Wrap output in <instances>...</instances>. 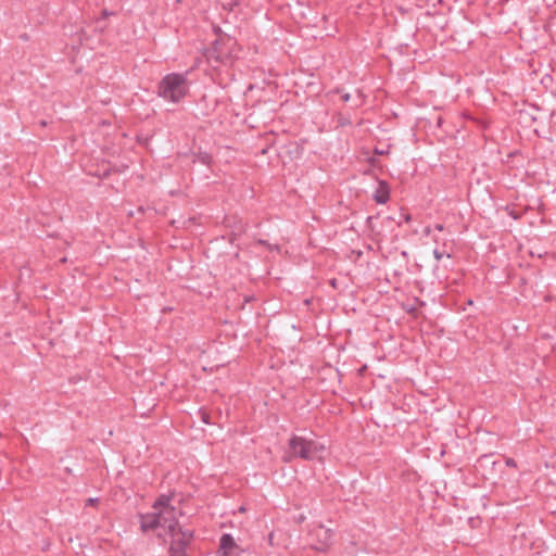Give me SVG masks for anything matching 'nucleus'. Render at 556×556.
Segmentation results:
<instances>
[{
  "label": "nucleus",
  "mask_w": 556,
  "mask_h": 556,
  "mask_svg": "<svg viewBox=\"0 0 556 556\" xmlns=\"http://www.w3.org/2000/svg\"><path fill=\"white\" fill-rule=\"evenodd\" d=\"M167 530L172 538L168 547L169 556H188L187 548L194 538V531L182 528L176 518H172L170 522L167 525Z\"/></svg>",
  "instance_id": "1"
},
{
  "label": "nucleus",
  "mask_w": 556,
  "mask_h": 556,
  "mask_svg": "<svg viewBox=\"0 0 556 556\" xmlns=\"http://www.w3.org/2000/svg\"><path fill=\"white\" fill-rule=\"evenodd\" d=\"M187 92V79L182 74H168L159 83L157 94L173 102H179Z\"/></svg>",
  "instance_id": "2"
},
{
  "label": "nucleus",
  "mask_w": 556,
  "mask_h": 556,
  "mask_svg": "<svg viewBox=\"0 0 556 556\" xmlns=\"http://www.w3.org/2000/svg\"><path fill=\"white\" fill-rule=\"evenodd\" d=\"M324 450L323 445H319L313 440H307L303 437L292 435L289 440V451L291 453L290 460L293 457H300L302 459H313L314 456Z\"/></svg>",
  "instance_id": "3"
},
{
  "label": "nucleus",
  "mask_w": 556,
  "mask_h": 556,
  "mask_svg": "<svg viewBox=\"0 0 556 556\" xmlns=\"http://www.w3.org/2000/svg\"><path fill=\"white\" fill-rule=\"evenodd\" d=\"M204 56L208 64L214 68L219 65H231L232 56L228 51H224L219 40H215L210 48L204 52Z\"/></svg>",
  "instance_id": "4"
},
{
  "label": "nucleus",
  "mask_w": 556,
  "mask_h": 556,
  "mask_svg": "<svg viewBox=\"0 0 556 556\" xmlns=\"http://www.w3.org/2000/svg\"><path fill=\"white\" fill-rule=\"evenodd\" d=\"M140 529L142 532L155 530L159 527H167L172 518L164 516L162 511L139 514Z\"/></svg>",
  "instance_id": "5"
},
{
  "label": "nucleus",
  "mask_w": 556,
  "mask_h": 556,
  "mask_svg": "<svg viewBox=\"0 0 556 556\" xmlns=\"http://www.w3.org/2000/svg\"><path fill=\"white\" fill-rule=\"evenodd\" d=\"M308 535L312 538V540L317 541V544L313 546L315 549L325 551L330 544L332 533L323 525H318L316 528L309 531Z\"/></svg>",
  "instance_id": "6"
},
{
  "label": "nucleus",
  "mask_w": 556,
  "mask_h": 556,
  "mask_svg": "<svg viewBox=\"0 0 556 556\" xmlns=\"http://www.w3.org/2000/svg\"><path fill=\"white\" fill-rule=\"evenodd\" d=\"M241 548L237 545L233 536L229 533H224L219 540V553L222 556H236Z\"/></svg>",
  "instance_id": "7"
},
{
  "label": "nucleus",
  "mask_w": 556,
  "mask_h": 556,
  "mask_svg": "<svg viewBox=\"0 0 556 556\" xmlns=\"http://www.w3.org/2000/svg\"><path fill=\"white\" fill-rule=\"evenodd\" d=\"M170 500V495L162 494L155 500V502L152 505V508L155 511L164 513V516H167L169 518H176L174 514L175 507L169 504Z\"/></svg>",
  "instance_id": "8"
},
{
  "label": "nucleus",
  "mask_w": 556,
  "mask_h": 556,
  "mask_svg": "<svg viewBox=\"0 0 556 556\" xmlns=\"http://www.w3.org/2000/svg\"><path fill=\"white\" fill-rule=\"evenodd\" d=\"M390 186L386 180H378V186L372 194V199L378 204H386L390 200Z\"/></svg>",
  "instance_id": "9"
},
{
  "label": "nucleus",
  "mask_w": 556,
  "mask_h": 556,
  "mask_svg": "<svg viewBox=\"0 0 556 556\" xmlns=\"http://www.w3.org/2000/svg\"><path fill=\"white\" fill-rule=\"evenodd\" d=\"M195 156L199 162H201L202 164L207 165V166H210L213 162L212 154L206 151H199L195 154Z\"/></svg>",
  "instance_id": "10"
},
{
  "label": "nucleus",
  "mask_w": 556,
  "mask_h": 556,
  "mask_svg": "<svg viewBox=\"0 0 556 556\" xmlns=\"http://www.w3.org/2000/svg\"><path fill=\"white\" fill-rule=\"evenodd\" d=\"M245 231L244 227L241 225L237 228V230H232L229 233L228 240L230 243H235V241Z\"/></svg>",
  "instance_id": "11"
},
{
  "label": "nucleus",
  "mask_w": 556,
  "mask_h": 556,
  "mask_svg": "<svg viewBox=\"0 0 556 556\" xmlns=\"http://www.w3.org/2000/svg\"><path fill=\"white\" fill-rule=\"evenodd\" d=\"M338 124H339V126L344 127V126L351 125V121L349 117H345L343 114H339Z\"/></svg>",
  "instance_id": "12"
},
{
  "label": "nucleus",
  "mask_w": 556,
  "mask_h": 556,
  "mask_svg": "<svg viewBox=\"0 0 556 556\" xmlns=\"http://www.w3.org/2000/svg\"><path fill=\"white\" fill-rule=\"evenodd\" d=\"M395 223L399 227L402 225V220L396 219L394 216H387L383 220V224H392Z\"/></svg>",
  "instance_id": "13"
},
{
  "label": "nucleus",
  "mask_w": 556,
  "mask_h": 556,
  "mask_svg": "<svg viewBox=\"0 0 556 556\" xmlns=\"http://www.w3.org/2000/svg\"><path fill=\"white\" fill-rule=\"evenodd\" d=\"M399 220H402V223H409L412 220V215L409 213L401 212L399 215Z\"/></svg>",
  "instance_id": "14"
},
{
  "label": "nucleus",
  "mask_w": 556,
  "mask_h": 556,
  "mask_svg": "<svg viewBox=\"0 0 556 556\" xmlns=\"http://www.w3.org/2000/svg\"><path fill=\"white\" fill-rule=\"evenodd\" d=\"M505 463H506V465H507L508 467H513V468H516V467H517V463H516V460H515L514 458H511V457H507V458L505 459Z\"/></svg>",
  "instance_id": "15"
},
{
  "label": "nucleus",
  "mask_w": 556,
  "mask_h": 556,
  "mask_svg": "<svg viewBox=\"0 0 556 556\" xmlns=\"http://www.w3.org/2000/svg\"><path fill=\"white\" fill-rule=\"evenodd\" d=\"M98 504H99V498H92V497H90V498H88V500L86 501V506H96V505H98Z\"/></svg>",
  "instance_id": "16"
},
{
  "label": "nucleus",
  "mask_w": 556,
  "mask_h": 556,
  "mask_svg": "<svg viewBox=\"0 0 556 556\" xmlns=\"http://www.w3.org/2000/svg\"><path fill=\"white\" fill-rule=\"evenodd\" d=\"M378 216H379V215H377V216H368V217H367V219H366V224H367V226H368L370 229H372V228H374V226H372V222H374V219H375V218H377Z\"/></svg>",
  "instance_id": "17"
},
{
  "label": "nucleus",
  "mask_w": 556,
  "mask_h": 556,
  "mask_svg": "<svg viewBox=\"0 0 556 556\" xmlns=\"http://www.w3.org/2000/svg\"><path fill=\"white\" fill-rule=\"evenodd\" d=\"M305 519H306V517L303 514H300V515L294 517V521L296 523H302V522H304Z\"/></svg>",
  "instance_id": "18"
},
{
  "label": "nucleus",
  "mask_w": 556,
  "mask_h": 556,
  "mask_svg": "<svg viewBox=\"0 0 556 556\" xmlns=\"http://www.w3.org/2000/svg\"><path fill=\"white\" fill-rule=\"evenodd\" d=\"M202 420H203L205 424L210 425V424H211V421H210V415H208L207 413L203 412V413H202Z\"/></svg>",
  "instance_id": "19"
},
{
  "label": "nucleus",
  "mask_w": 556,
  "mask_h": 556,
  "mask_svg": "<svg viewBox=\"0 0 556 556\" xmlns=\"http://www.w3.org/2000/svg\"><path fill=\"white\" fill-rule=\"evenodd\" d=\"M236 556H252V554L250 552H247L244 549H240Z\"/></svg>",
  "instance_id": "20"
},
{
  "label": "nucleus",
  "mask_w": 556,
  "mask_h": 556,
  "mask_svg": "<svg viewBox=\"0 0 556 556\" xmlns=\"http://www.w3.org/2000/svg\"><path fill=\"white\" fill-rule=\"evenodd\" d=\"M433 255L438 261H440L443 257V253L440 252L439 250H434Z\"/></svg>",
  "instance_id": "21"
},
{
  "label": "nucleus",
  "mask_w": 556,
  "mask_h": 556,
  "mask_svg": "<svg viewBox=\"0 0 556 556\" xmlns=\"http://www.w3.org/2000/svg\"><path fill=\"white\" fill-rule=\"evenodd\" d=\"M329 285L333 288V289H338V280L336 278H332L329 280Z\"/></svg>",
  "instance_id": "22"
},
{
  "label": "nucleus",
  "mask_w": 556,
  "mask_h": 556,
  "mask_svg": "<svg viewBox=\"0 0 556 556\" xmlns=\"http://www.w3.org/2000/svg\"><path fill=\"white\" fill-rule=\"evenodd\" d=\"M358 98H359V100L354 103V108H358L359 105L363 104L362 93L359 90H358Z\"/></svg>",
  "instance_id": "23"
},
{
  "label": "nucleus",
  "mask_w": 556,
  "mask_h": 556,
  "mask_svg": "<svg viewBox=\"0 0 556 556\" xmlns=\"http://www.w3.org/2000/svg\"><path fill=\"white\" fill-rule=\"evenodd\" d=\"M368 162L371 166H377V164L379 163V161L376 157H369Z\"/></svg>",
  "instance_id": "24"
},
{
  "label": "nucleus",
  "mask_w": 556,
  "mask_h": 556,
  "mask_svg": "<svg viewBox=\"0 0 556 556\" xmlns=\"http://www.w3.org/2000/svg\"><path fill=\"white\" fill-rule=\"evenodd\" d=\"M341 98H342V101H343V102H348V101H350V99H351V94H350V93H344V94H342V97H341Z\"/></svg>",
  "instance_id": "25"
},
{
  "label": "nucleus",
  "mask_w": 556,
  "mask_h": 556,
  "mask_svg": "<svg viewBox=\"0 0 556 556\" xmlns=\"http://www.w3.org/2000/svg\"><path fill=\"white\" fill-rule=\"evenodd\" d=\"M38 125L40 127H46L48 125V122L46 119H41V121L38 122Z\"/></svg>",
  "instance_id": "26"
},
{
  "label": "nucleus",
  "mask_w": 556,
  "mask_h": 556,
  "mask_svg": "<svg viewBox=\"0 0 556 556\" xmlns=\"http://www.w3.org/2000/svg\"><path fill=\"white\" fill-rule=\"evenodd\" d=\"M387 152L383 151V150H379V149H375V154H378V155H383L386 154Z\"/></svg>",
  "instance_id": "27"
},
{
  "label": "nucleus",
  "mask_w": 556,
  "mask_h": 556,
  "mask_svg": "<svg viewBox=\"0 0 556 556\" xmlns=\"http://www.w3.org/2000/svg\"><path fill=\"white\" fill-rule=\"evenodd\" d=\"M434 229L439 230V231H442L444 229V226L442 224H437L434 226Z\"/></svg>",
  "instance_id": "28"
},
{
  "label": "nucleus",
  "mask_w": 556,
  "mask_h": 556,
  "mask_svg": "<svg viewBox=\"0 0 556 556\" xmlns=\"http://www.w3.org/2000/svg\"><path fill=\"white\" fill-rule=\"evenodd\" d=\"M430 232H431L430 227H429V226H428V227H426V228H425V230H424V233H425L426 236H428V235H430Z\"/></svg>",
  "instance_id": "29"
},
{
  "label": "nucleus",
  "mask_w": 556,
  "mask_h": 556,
  "mask_svg": "<svg viewBox=\"0 0 556 556\" xmlns=\"http://www.w3.org/2000/svg\"><path fill=\"white\" fill-rule=\"evenodd\" d=\"M490 455H482L480 458H479V462H483V460H486L489 459Z\"/></svg>",
  "instance_id": "30"
},
{
  "label": "nucleus",
  "mask_w": 556,
  "mask_h": 556,
  "mask_svg": "<svg viewBox=\"0 0 556 556\" xmlns=\"http://www.w3.org/2000/svg\"><path fill=\"white\" fill-rule=\"evenodd\" d=\"M111 174V169H106L104 173H103V177L106 178L109 177Z\"/></svg>",
  "instance_id": "31"
},
{
  "label": "nucleus",
  "mask_w": 556,
  "mask_h": 556,
  "mask_svg": "<svg viewBox=\"0 0 556 556\" xmlns=\"http://www.w3.org/2000/svg\"><path fill=\"white\" fill-rule=\"evenodd\" d=\"M258 243L262 244V245L267 244V242L265 240H258Z\"/></svg>",
  "instance_id": "32"
},
{
  "label": "nucleus",
  "mask_w": 556,
  "mask_h": 556,
  "mask_svg": "<svg viewBox=\"0 0 556 556\" xmlns=\"http://www.w3.org/2000/svg\"><path fill=\"white\" fill-rule=\"evenodd\" d=\"M102 14H103V16H108L109 12L106 10H104Z\"/></svg>",
  "instance_id": "33"
}]
</instances>
